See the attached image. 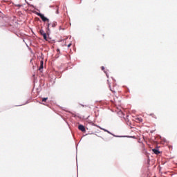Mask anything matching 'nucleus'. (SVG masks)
Segmentation results:
<instances>
[{
	"label": "nucleus",
	"instance_id": "423d86ee",
	"mask_svg": "<svg viewBox=\"0 0 177 177\" xmlns=\"http://www.w3.org/2000/svg\"><path fill=\"white\" fill-rule=\"evenodd\" d=\"M44 68V61L40 62V67L39 68V71H41Z\"/></svg>",
	"mask_w": 177,
	"mask_h": 177
},
{
	"label": "nucleus",
	"instance_id": "9b49d317",
	"mask_svg": "<svg viewBox=\"0 0 177 177\" xmlns=\"http://www.w3.org/2000/svg\"><path fill=\"white\" fill-rule=\"evenodd\" d=\"M102 70H104V66H102Z\"/></svg>",
	"mask_w": 177,
	"mask_h": 177
},
{
	"label": "nucleus",
	"instance_id": "f257e3e1",
	"mask_svg": "<svg viewBox=\"0 0 177 177\" xmlns=\"http://www.w3.org/2000/svg\"><path fill=\"white\" fill-rule=\"evenodd\" d=\"M37 16L41 17V19L43 21H47V23H49V19H48L45 16H44V15H42L39 12H37Z\"/></svg>",
	"mask_w": 177,
	"mask_h": 177
},
{
	"label": "nucleus",
	"instance_id": "9d476101",
	"mask_svg": "<svg viewBox=\"0 0 177 177\" xmlns=\"http://www.w3.org/2000/svg\"><path fill=\"white\" fill-rule=\"evenodd\" d=\"M150 115H152V117H154V113H151Z\"/></svg>",
	"mask_w": 177,
	"mask_h": 177
},
{
	"label": "nucleus",
	"instance_id": "39448f33",
	"mask_svg": "<svg viewBox=\"0 0 177 177\" xmlns=\"http://www.w3.org/2000/svg\"><path fill=\"white\" fill-rule=\"evenodd\" d=\"M152 151L154 153V154H156L157 156L160 154V151L158 149H152Z\"/></svg>",
	"mask_w": 177,
	"mask_h": 177
},
{
	"label": "nucleus",
	"instance_id": "f8f14e48",
	"mask_svg": "<svg viewBox=\"0 0 177 177\" xmlns=\"http://www.w3.org/2000/svg\"><path fill=\"white\" fill-rule=\"evenodd\" d=\"M110 90L113 91V90L111 88H110Z\"/></svg>",
	"mask_w": 177,
	"mask_h": 177
},
{
	"label": "nucleus",
	"instance_id": "20e7f679",
	"mask_svg": "<svg viewBox=\"0 0 177 177\" xmlns=\"http://www.w3.org/2000/svg\"><path fill=\"white\" fill-rule=\"evenodd\" d=\"M78 129H80V131H82V132H85V131H86L85 127H84V125H82V124H80L78 126Z\"/></svg>",
	"mask_w": 177,
	"mask_h": 177
},
{
	"label": "nucleus",
	"instance_id": "6e6552de",
	"mask_svg": "<svg viewBox=\"0 0 177 177\" xmlns=\"http://www.w3.org/2000/svg\"><path fill=\"white\" fill-rule=\"evenodd\" d=\"M66 46H67L68 48H70V46H71L73 44L71 43H70L69 44H65Z\"/></svg>",
	"mask_w": 177,
	"mask_h": 177
},
{
	"label": "nucleus",
	"instance_id": "7ed1b4c3",
	"mask_svg": "<svg viewBox=\"0 0 177 177\" xmlns=\"http://www.w3.org/2000/svg\"><path fill=\"white\" fill-rule=\"evenodd\" d=\"M50 26L53 27V28H55L57 26V22L56 21H53V23H48V28H49V27H50Z\"/></svg>",
	"mask_w": 177,
	"mask_h": 177
},
{
	"label": "nucleus",
	"instance_id": "0eeeda50",
	"mask_svg": "<svg viewBox=\"0 0 177 177\" xmlns=\"http://www.w3.org/2000/svg\"><path fill=\"white\" fill-rule=\"evenodd\" d=\"M46 100H48V97L42 98V102H46Z\"/></svg>",
	"mask_w": 177,
	"mask_h": 177
},
{
	"label": "nucleus",
	"instance_id": "1a4fd4ad",
	"mask_svg": "<svg viewBox=\"0 0 177 177\" xmlns=\"http://www.w3.org/2000/svg\"><path fill=\"white\" fill-rule=\"evenodd\" d=\"M57 52H60V49L57 48Z\"/></svg>",
	"mask_w": 177,
	"mask_h": 177
},
{
	"label": "nucleus",
	"instance_id": "f03ea898",
	"mask_svg": "<svg viewBox=\"0 0 177 177\" xmlns=\"http://www.w3.org/2000/svg\"><path fill=\"white\" fill-rule=\"evenodd\" d=\"M39 34L40 35H42L44 39H45V41H48V35H46V33H45V31L42 29H41L39 30Z\"/></svg>",
	"mask_w": 177,
	"mask_h": 177
},
{
	"label": "nucleus",
	"instance_id": "ddd939ff",
	"mask_svg": "<svg viewBox=\"0 0 177 177\" xmlns=\"http://www.w3.org/2000/svg\"><path fill=\"white\" fill-rule=\"evenodd\" d=\"M57 13H59V12H58V11H57Z\"/></svg>",
	"mask_w": 177,
	"mask_h": 177
}]
</instances>
